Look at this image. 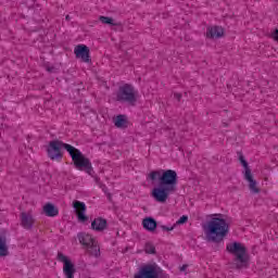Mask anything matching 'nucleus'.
I'll use <instances>...</instances> for the list:
<instances>
[{
  "label": "nucleus",
  "instance_id": "9",
  "mask_svg": "<svg viewBox=\"0 0 278 278\" xmlns=\"http://www.w3.org/2000/svg\"><path fill=\"white\" fill-rule=\"evenodd\" d=\"M73 207L76 212V216L79 223H87L88 216L86 215V203L75 200L73 202Z\"/></svg>",
  "mask_w": 278,
  "mask_h": 278
},
{
  "label": "nucleus",
  "instance_id": "26",
  "mask_svg": "<svg viewBox=\"0 0 278 278\" xmlns=\"http://www.w3.org/2000/svg\"><path fill=\"white\" fill-rule=\"evenodd\" d=\"M186 268H188V265H182V266L180 267V271L184 273V270H186Z\"/></svg>",
  "mask_w": 278,
  "mask_h": 278
},
{
  "label": "nucleus",
  "instance_id": "28",
  "mask_svg": "<svg viewBox=\"0 0 278 278\" xmlns=\"http://www.w3.org/2000/svg\"><path fill=\"white\" fill-rule=\"evenodd\" d=\"M65 21H71V15H66Z\"/></svg>",
  "mask_w": 278,
  "mask_h": 278
},
{
  "label": "nucleus",
  "instance_id": "24",
  "mask_svg": "<svg viewBox=\"0 0 278 278\" xmlns=\"http://www.w3.org/2000/svg\"><path fill=\"white\" fill-rule=\"evenodd\" d=\"M273 38L274 40H276V42H278V29H276L274 33H273Z\"/></svg>",
  "mask_w": 278,
  "mask_h": 278
},
{
  "label": "nucleus",
  "instance_id": "19",
  "mask_svg": "<svg viewBox=\"0 0 278 278\" xmlns=\"http://www.w3.org/2000/svg\"><path fill=\"white\" fill-rule=\"evenodd\" d=\"M115 127H118L119 129L123 127H127V118H125V115H117L115 118Z\"/></svg>",
  "mask_w": 278,
  "mask_h": 278
},
{
  "label": "nucleus",
  "instance_id": "5",
  "mask_svg": "<svg viewBox=\"0 0 278 278\" xmlns=\"http://www.w3.org/2000/svg\"><path fill=\"white\" fill-rule=\"evenodd\" d=\"M116 101L119 103H128L129 105H136L138 101V90L131 84H124L118 87L116 92Z\"/></svg>",
  "mask_w": 278,
  "mask_h": 278
},
{
  "label": "nucleus",
  "instance_id": "18",
  "mask_svg": "<svg viewBox=\"0 0 278 278\" xmlns=\"http://www.w3.org/2000/svg\"><path fill=\"white\" fill-rule=\"evenodd\" d=\"M99 21H101L104 25H112V27H122L123 26V23L114 22V18L108 17V16H103V15H101L99 17Z\"/></svg>",
  "mask_w": 278,
  "mask_h": 278
},
{
  "label": "nucleus",
  "instance_id": "15",
  "mask_svg": "<svg viewBox=\"0 0 278 278\" xmlns=\"http://www.w3.org/2000/svg\"><path fill=\"white\" fill-rule=\"evenodd\" d=\"M142 226L147 231L153 232L155 229H157V220H155L153 217H146L142 220Z\"/></svg>",
  "mask_w": 278,
  "mask_h": 278
},
{
  "label": "nucleus",
  "instance_id": "27",
  "mask_svg": "<svg viewBox=\"0 0 278 278\" xmlns=\"http://www.w3.org/2000/svg\"><path fill=\"white\" fill-rule=\"evenodd\" d=\"M53 68H54V67H48V68H47V72H48V73H53Z\"/></svg>",
  "mask_w": 278,
  "mask_h": 278
},
{
  "label": "nucleus",
  "instance_id": "21",
  "mask_svg": "<svg viewBox=\"0 0 278 278\" xmlns=\"http://www.w3.org/2000/svg\"><path fill=\"white\" fill-rule=\"evenodd\" d=\"M144 251L146 253H148V255H155L156 251H155V245H153V243H146L144 245Z\"/></svg>",
  "mask_w": 278,
  "mask_h": 278
},
{
  "label": "nucleus",
  "instance_id": "14",
  "mask_svg": "<svg viewBox=\"0 0 278 278\" xmlns=\"http://www.w3.org/2000/svg\"><path fill=\"white\" fill-rule=\"evenodd\" d=\"M21 222L24 229H31L34 227V217L29 213H21Z\"/></svg>",
  "mask_w": 278,
  "mask_h": 278
},
{
  "label": "nucleus",
  "instance_id": "29",
  "mask_svg": "<svg viewBox=\"0 0 278 278\" xmlns=\"http://www.w3.org/2000/svg\"><path fill=\"white\" fill-rule=\"evenodd\" d=\"M112 200V195L111 194H109V201H111Z\"/></svg>",
  "mask_w": 278,
  "mask_h": 278
},
{
  "label": "nucleus",
  "instance_id": "25",
  "mask_svg": "<svg viewBox=\"0 0 278 278\" xmlns=\"http://www.w3.org/2000/svg\"><path fill=\"white\" fill-rule=\"evenodd\" d=\"M174 97L177 99V101H181V93H174Z\"/></svg>",
  "mask_w": 278,
  "mask_h": 278
},
{
  "label": "nucleus",
  "instance_id": "22",
  "mask_svg": "<svg viewBox=\"0 0 278 278\" xmlns=\"http://www.w3.org/2000/svg\"><path fill=\"white\" fill-rule=\"evenodd\" d=\"M188 220V216L187 215H182L175 225H186V222Z\"/></svg>",
  "mask_w": 278,
  "mask_h": 278
},
{
  "label": "nucleus",
  "instance_id": "20",
  "mask_svg": "<svg viewBox=\"0 0 278 278\" xmlns=\"http://www.w3.org/2000/svg\"><path fill=\"white\" fill-rule=\"evenodd\" d=\"M238 155H239V162L241 163V165L245 170L244 175H247L248 170H251V168H249V163L244 159V155L242 154V152H238Z\"/></svg>",
  "mask_w": 278,
  "mask_h": 278
},
{
  "label": "nucleus",
  "instance_id": "13",
  "mask_svg": "<svg viewBox=\"0 0 278 278\" xmlns=\"http://www.w3.org/2000/svg\"><path fill=\"white\" fill-rule=\"evenodd\" d=\"M244 179L249 181L250 191L253 192L254 194H260V188H257V181L253 179V174H251V170H248L244 174Z\"/></svg>",
  "mask_w": 278,
  "mask_h": 278
},
{
  "label": "nucleus",
  "instance_id": "16",
  "mask_svg": "<svg viewBox=\"0 0 278 278\" xmlns=\"http://www.w3.org/2000/svg\"><path fill=\"white\" fill-rule=\"evenodd\" d=\"M43 212H45L46 216H49L51 218H53L54 216H58L60 214V210H58V207H55V205H53L52 203H47L43 206Z\"/></svg>",
  "mask_w": 278,
  "mask_h": 278
},
{
  "label": "nucleus",
  "instance_id": "2",
  "mask_svg": "<svg viewBox=\"0 0 278 278\" xmlns=\"http://www.w3.org/2000/svg\"><path fill=\"white\" fill-rule=\"evenodd\" d=\"M148 179L151 181H159V186L154 187L151 191V197L156 203H166L170 194L177 192V184H179V177L174 169L166 170H152Z\"/></svg>",
  "mask_w": 278,
  "mask_h": 278
},
{
  "label": "nucleus",
  "instance_id": "12",
  "mask_svg": "<svg viewBox=\"0 0 278 278\" xmlns=\"http://www.w3.org/2000/svg\"><path fill=\"white\" fill-rule=\"evenodd\" d=\"M91 229H93V231H105V229H108V220L102 217L93 219Z\"/></svg>",
  "mask_w": 278,
  "mask_h": 278
},
{
  "label": "nucleus",
  "instance_id": "7",
  "mask_svg": "<svg viewBox=\"0 0 278 278\" xmlns=\"http://www.w3.org/2000/svg\"><path fill=\"white\" fill-rule=\"evenodd\" d=\"M135 278H168V274L164 273L162 267L154 263L143 265L139 271L135 274Z\"/></svg>",
  "mask_w": 278,
  "mask_h": 278
},
{
  "label": "nucleus",
  "instance_id": "11",
  "mask_svg": "<svg viewBox=\"0 0 278 278\" xmlns=\"http://www.w3.org/2000/svg\"><path fill=\"white\" fill-rule=\"evenodd\" d=\"M225 30L220 26H211L206 30V37L214 40V38H223Z\"/></svg>",
  "mask_w": 278,
  "mask_h": 278
},
{
  "label": "nucleus",
  "instance_id": "1",
  "mask_svg": "<svg viewBox=\"0 0 278 278\" xmlns=\"http://www.w3.org/2000/svg\"><path fill=\"white\" fill-rule=\"evenodd\" d=\"M63 149L70 153L74 167L77 170H84L87 175H92L94 173L90 159L86 157L79 149L68 143H64L62 140L55 139L49 142L47 147L48 157L55 162H62V157H64V152H62Z\"/></svg>",
  "mask_w": 278,
  "mask_h": 278
},
{
  "label": "nucleus",
  "instance_id": "3",
  "mask_svg": "<svg viewBox=\"0 0 278 278\" xmlns=\"http://www.w3.org/2000/svg\"><path fill=\"white\" fill-rule=\"evenodd\" d=\"M204 233L206 236L207 242H215V244H220L227 235L229 233V224L225 218L213 217L207 222L206 227H204Z\"/></svg>",
  "mask_w": 278,
  "mask_h": 278
},
{
  "label": "nucleus",
  "instance_id": "4",
  "mask_svg": "<svg viewBox=\"0 0 278 278\" xmlns=\"http://www.w3.org/2000/svg\"><path fill=\"white\" fill-rule=\"evenodd\" d=\"M226 251L233 255V263L236 268H247L249 264V256L247 255V247L243 243L235 241L226 245Z\"/></svg>",
  "mask_w": 278,
  "mask_h": 278
},
{
  "label": "nucleus",
  "instance_id": "10",
  "mask_svg": "<svg viewBox=\"0 0 278 278\" xmlns=\"http://www.w3.org/2000/svg\"><path fill=\"white\" fill-rule=\"evenodd\" d=\"M76 58H80L81 62H90V49L86 45H79L75 48Z\"/></svg>",
  "mask_w": 278,
  "mask_h": 278
},
{
  "label": "nucleus",
  "instance_id": "17",
  "mask_svg": "<svg viewBox=\"0 0 278 278\" xmlns=\"http://www.w3.org/2000/svg\"><path fill=\"white\" fill-rule=\"evenodd\" d=\"M5 255H8V238L0 236V257H5Z\"/></svg>",
  "mask_w": 278,
  "mask_h": 278
},
{
  "label": "nucleus",
  "instance_id": "6",
  "mask_svg": "<svg viewBox=\"0 0 278 278\" xmlns=\"http://www.w3.org/2000/svg\"><path fill=\"white\" fill-rule=\"evenodd\" d=\"M77 238L80 244H83L84 249H86L88 255L91 257H99V255H101V249L99 248L97 240H94L91 235L79 232Z\"/></svg>",
  "mask_w": 278,
  "mask_h": 278
},
{
  "label": "nucleus",
  "instance_id": "23",
  "mask_svg": "<svg viewBox=\"0 0 278 278\" xmlns=\"http://www.w3.org/2000/svg\"><path fill=\"white\" fill-rule=\"evenodd\" d=\"M175 227H176V225H174V226H172V227H167V226L162 225V226H161V229H162L163 231H173V229H175Z\"/></svg>",
  "mask_w": 278,
  "mask_h": 278
},
{
  "label": "nucleus",
  "instance_id": "8",
  "mask_svg": "<svg viewBox=\"0 0 278 278\" xmlns=\"http://www.w3.org/2000/svg\"><path fill=\"white\" fill-rule=\"evenodd\" d=\"M58 262H62L63 264V273L66 278H75V273L77 269L75 268V264L68 260V256L64 255V253L59 252L56 255Z\"/></svg>",
  "mask_w": 278,
  "mask_h": 278
}]
</instances>
